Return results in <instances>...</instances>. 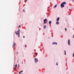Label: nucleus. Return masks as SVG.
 Here are the masks:
<instances>
[{
	"mask_svg": "<svg viewBox=\"0 0 74 74\" xmlns=\"http://www.w3.org/2000/svg\"><path fill=\"white\" fill-rule=\"evenodd\" d=\"M58 63L57 62L56 64V65H57V66H58Z\"/></svg>",
	"mask_w": 74,
	"mask_h": 74,
	"instance_id": "obj_17",
	"label": "nucleus"
},
{
	"mask_svg": "<svg viewBox=\"0 0 74 74\" xmlns=\"http://www.w3.org/2000/svg\"><path fill=\"white\" fill-rule=\"evenodd\" d=\"M60 19V18H59V17H58L56 19V21H59Z\"/></svg>",
	"mask_w": 74,
	"mask_h": 74,
	"instance_id": "obj_7",
	"label": "nucleus"
},
{
	"mask_svg": "<svg viewBox=\"0 0 74 74\" xmlns=\"http://www.w3.org/2000/svg\"><path fill=\"white\" fill-rule=\"evenodd\" d=\"M21 73H22L23 72V71H21Z\"/></svg>",
	"mask_w": 74,
	"mask_h": 74,
	"instance_id": "obj_21",
	"label": "nucleus"
},
{
	"mask_svg": "<svg viewBox=\"0 0 74 74\" xmlns=\"http://www.w3.org/2000/svg\"><path fill=\"white\" fill-rule=\"evenodd\" d=\"M23 11L24 12H25V11H24V10H23Z\"/></svg>",
	"mask_w": 74,
	"mask_h": 74,
	"instance_id": "obj_25",
	"label": "nucleus"
},
{
	"mask_svg": "<svg viewBox=\"0 0 74 74\" xmlns=\"http://www.w3.org/2000/svg\"><path fill=\"white\" fill-rule=\"evenodd\" d=\"M49 23L50 25V24H51V21H50L49 22Z\"/></svg>",
	"mask_w": 74,
	"mask_h": 74,
	"instance_id": "obj_11",
	"label": "nucleus"
},
{
	"mask_svg": "<svg viewBox=\"0 0 74 74\" xmlns=\"http://www.w3.org/2000/svg\"><path fill=\"white\" fill-rule=\"evenodd\" d=\"M17 66L18 65L17 64H16V65H15V68L14 70H16V67H17Z\"/></svg>",
	"mask_w": 74,
	"mask_h": 74,
	"instance_id": "obj_6",
	"label": "nucleus"
},
{
	"mask_svg": "<svg viewBox=\"0 0 74 74\" xmlns=\"http://www.w3.org/2000/svg\"><path fill=\"white\" fill-rule=\"evenodd\" d=\"M35 63L37 62H38V59H37L35 58Z\"/></svg>",
	"mask_w": 74,
	"mask_h": 74,
	"instance_id": "obj_5",
	"label": "nucleus"
},
{
	"mask_svg": "<svg viewBox=\"0 0 74 74\" xmlns=\"http://www.w3.org/2000/svg\"><path fill=\"white\" fill-rule=\"evenodd\" d=\"M18 67H19V64H18Z\"/></svg>",
	"mask_w": 74,
	"mask_h": 74,
	"instance_id": "obj_23",
	"label": "nucleus"
},
{
	"mask_svg": "<svg viewBox=\"0 0 74 74\" xmlns=\"http://www.w3.org/2000/svg\"><path fill=\"white\" fill-rule=\"evenodd\" d=\"M65 53H66V50L64 51Z\"/></svg>",
	"mask_w": 74,
	"mask_h": 74,
	"instance_id": "obj_26",
	"label": "nucleus"
},
{
	"mask_svg": "<svg viewBox=\"0 0 74 74\" xmlns=\"http://www.w3.org/2000/svg\"><path fill=\"white\" fill-rule=\"evenodd\" d=\"M73 57H74V53H73Z\"/></svg>",
	"mask_w": 74,
	"mask_h": 74,
	"instance_id": "obj_15",
	"label": "nucleus"
},
{
	"mask_svg": "<svg viewBox=\"0 0 74 74\" xmlns=\"http://www.w3.org/2000/svg\"><path fill=\"white\" fill-rule=\"evenodd\" d=\"M15 43H14L13 47H15Z\"/></svg>",
	"mask_w": 74,
	"mask_h": 74,
	"instance_id": "obj_13",
	"label": "nucleus"
},
{
	"mask_svg": "<svg viewBox=\"0 0 74 74\" xmlns=\"http://www.w3.org/2000/svg\"><path fill=\"white\" fill-rule=\"evenodd\" d=\"M68 44L69 45H70V40H68Z\"/></svg>",
	"mask_w": 74,
	"mask_h": 74,
	"instance_id": "obj_4",
	"label": "nucleus"
},
{
	"mask_svg": "<svg viewBox=\"0 0 74 74\" xmlns=\"http://www.w3.org/2000/svg\"><path fill=\"white\" fill-rule=\"evenodd\" d=\"M56 23L57 25H58V24H59V22L58 21H57L56 22Z\"/></svg>",
	"mask_w": 74,
	"mask_h": 74,
	"instance_id": "obj_9",
	"label": "nucleus"
},
{
	"mask_svg": "<svg viewBox=\"0 0 74 74\" xmlns=\"http://www.w3.org/2000/svg\"><path fill=\"white\" fill-rule=\"evenodd\" d=\"M37 54H38V53H36V56H37Z\"/></svg>",
	"mask_w": 74,
	"mask_h": 74,
	"instance_id": "obj_16",
	"label": "nucleus"
},
{
	"mask_svg": "<svg viewBox=\"0 0 74 74\" xmlns=\"http://www.w3.org/2000/svg\"><path fill=\"white\" fill-rule=\"evenodd\" d=\"M20 32V29H19V30L17 32L16 31L15 32V33H16L17 35H18V36L19 37V32Z\"/></svg>",
	"mask_w": 74,
	"mask_h": 74,
	"instance_id": "obj_2",
	"label": "nucleus"
},
{
	"mask_svg": "<svg viewBox=\"0 0 74 74\" xmlns=\"http://www.w3.org/2000/svg\"><path fill=\"white\" fill-rule=\"evenodd\" d=\"M65 53V55H66V53Z\"/></svg>",
	"mask_w": 74,
	"mask_h": 74,
	"instance_id": "obj_20",
	"label": "nucleus"
},
{
	"mask_svg": "<svg viewBox=\"0 0 74 74\" xmlns=\"http://www.w3.org/2000/svg\"><path fill=\"white\" fill-rule=\"evenodd\" d=\"M25 37L24 36H23V38H25Z\"/></svg>",
	"mask_w": 74,
	"mask_h": 74,
	"instance_id": "obj_22",
	"label": "nucleus"
},
{
	"mask_svg": "<svg viewBox=\"0 0 74 74\" xmlns=\"http://www.w3.org/2000/svg\"><path fill=\"white\" fill-rule=\"evenodd\" d=\"M21 72L20 71L19 72V74H21Z\"/></svg>",
	"mask_w": 74,
	"mask_h": 74,
	"instance_id": "obj_18",
	"label": "nucleus"
},
{
	"mask_svg": "<svg viewBox=\"0 0 74 74\" xmlns=\"http://www.w3.org/2000/svg\"><path fill=\"white\" fill-rule=\"evenodd\" d=\"M56 6H57V4L54 7H55V8H56Z\"/></svg>",
	"mask_w": 74,
	"mask_h": 74,
	"instance_id": "obj_12",
	"label": "nucleus"
},
{
	"mask_svg": "<svg viewBox=\"0 0 74 74\" xmlns=\"http://www.w3.org/2000/svg\"><path fill=\"white\" fill-rule=\"evenodd\" d=\"M19 27H21V25H19Z\"/></svg>",
	"mask_w": 74,
	"mask_h": 74,
	"instance_id": "obj_19",
	"label": "nucleus"
},
{
	"mask_svg": "<svg viewBox=\"0 0 74 74\" xmlns=\"http://www.w3.org/2000/svg\"><path fill=\"white\" fill-rule=\"evenodd\" d=\"M25 47H27V46L25 45Z\"/></svg>",
	"mask_w": 74,
	"mask_h": 74,
	"instance_id": "obj_24",
	"label": "nucleus"
},
{
	"mask_svg": "<svg viewBox=\"0 0 74 74\" xmlns=\"http://www.w3.org/2000/svg\"><path fill=\"white\" fill-rule=\"evenodd\" d=\"M52 44H56L57 45V43H56V42H53Z\"/></svg>",
	"mask_w": 74,
	"mask_h": 74,
	"instance_id": "obj_8",
	"label": "nucleus"
},
{
	"mask_svg": "<svg viewBox=\"0 0 74 74\" xmlns=\"http://www.w3.org/2000/svg\"><path fill=\"white\" fill-rule=\"evenodd\" d=\"M64 4H66V3L65 2L62 3L61 4V8H63V7H64Z\"/></svg>",
	"mask_w": 74,
	"mask_h": 74,
	"instance_id": "obj_1",
	"label": "nucleus"
},
{
	"mask_svg": "<svg viewBox=\"0 0 74 74\" xmlns=\"http://www.w3.org/2000/svg\"><path fill=\"white\" fill-rule=\"evenodd\" d=\"M17 62H18V61H17Z\"/></svg>",
	"mask_w": 74,
	"mask_h": 74,
	"instance_id": "obj_28",
	"label": "nucleus"
},
{
	"mask_svg": "<svg viewBox=\"0 0 74 74\" xmlns=\"http://www.w3.org/2000/svg\"><path fill=\"white\" fill-rule=\"evenodd\" d=\"M46 25H44L43 26V28H44V29H46Z\"/></svg>",
	"mask_w": 74,
	"mask_h": 74,
	"instance_id": "obj_10",
	"label": "nucleus"
},
{
	"mask_svg": "<svg viewBox=\"0 0 74 74\" xmlns=\"http://www.w3.org/2000/svg\"><path fill=\"white\" fill-rule=\"evenodd\" d=\"M47 19L45 18L44 20V24H45V23H47Z\"/></svg>",
	"mask_w": 74,
	"mask_h": 74,
	"instance_id": "obj_3",
	"label": "nucleus"
},
{
	"mask_svg": "<svg viewBox=\"0 0 74 74\" xmlns=\"http://www.w3.org/2000/svg\"><path fill=\"white\" fill-rule=\"evenodd\" d=\"M25 1H27V0H25Z\"/></svg>",
	"mask_w": 74,
	"mask_h": 74,
	"instance_id": "obj_27",
	"label": "nucleus"
},
{
	"mask_svg": "<svg viewBox=\"0 0 74 74\" xmlns=\"http://www.w3.org/2000/svg\"><path fill=\"white\" fill-rule=\"evenodd\" d=\"M65 30L66 32L67 31V29H66V28H65Z\"/></svg>",
	"mask_w": 74,
	"mask_h": 74,
	"instance_id": "obj_14",
	"label": "nucleus"
}]
</instances>
